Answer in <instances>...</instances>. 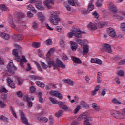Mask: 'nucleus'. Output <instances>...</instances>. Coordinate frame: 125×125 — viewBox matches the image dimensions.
I'll return each mask as SVG.
<instances>
[{
	"instance_id": "nucleus-39",
	"label": "nucleus",
	"mask_w": 125,
	"mask_h": 125,
	"mask_svg": "<svg viewBox=\"0 0 125 125\" xmlns=\"http://www.w3.org/2000/svg\"><path fill=\"white\" fill-rule=\"evenodd\" d=\"M49 99L50 100V101H51V102H52V103H53V104H58V101H57V100H56L55 99L50 97L49 98Z\"/></svg>"
},
{
	"instance_id": "nucleus-58",
	"label": "nucleus",
	"mask_w": 125,
	"mask_h": 125,
	"mask_svg": "<svg viewBox=\"0 0 125 125\" xmlns=\"http://www.w3.org/2000/svg\"><path fill=\"white\" fill-rule=\"evenodd\" d=\"M6 106V104L3 103L2 101L0 100V108H4Z\"/></svg>"
},
{
	"instance_id": "nucleus-62",
	"label": "nucleus",
	"mask_w": 125,
	"mask_h": 125,
	"mask_svg": "<svg viewBox=\"0 0 125 125\" xmlns=\"http://www.w3.org/2000/svg\"><path fill=\"white\" fill-rule=\"evenodd\" d=\"M0 65H4V60L3 58L0 56Z\"/></svg>"
},
{
	"instance_id": "nucleus-44",
	"label": "nucleus",
	"mask_w": 125,
	"mask_h": 125,
	"mask_svg": "<svg viewBox=\"0 0 125 125\" xmlns=\"http://www.w3.org/2000/svg\"><path fill=\"white\" fill-rule=\"evenodd\" d=\"M30 78L34 80H42V77H40L35 75H31Z\"/></svg>"
},
{
	"instance_id": "nucleus-45",
	"label": "nucleus",
	"mask_w": 125,
	"mask_h": 125,
	"mask_svg": "<svg viewBox=\"0 0 125 125\" xmlns=\"http://www.w3.org/2000/svg\"><path fill=\"white\" fill-rule=\"evenodd\" d=\"M34 63L35 65L37 66V69L40 71V72H42V67H41V65H40V63H38L37 62H34Z\"/></svg>"
},
{
	"instance_id": "nucleus-11",
	"label": "nucleus",
	"mask_w": 125,
	"mask_h": 125,
	"mask_svg": "<svg viewBox=\"0 0 125 125\" xmlns=\"http://www.w3.org/2000/svg\"><path fill=\"white\" fill-rule=\"evenodd\" d=\"M107 32L110 37L115 38L116 37V31L113 28L109 27L107 29Z\"/></svg>"
},
{
	"instance_id": "nucleus-10",
	"label": "nucleus",
	"mask_w": 125,
	"mask_h": 125,
	"mask_svg": "<svg viewBox=\"0 0 125 125\" xmlns=\"http://www.w3.org/2000/svg\"><path fill=\"white\" fill-rule=\"evenodd\" d=\"M58 104L59 106V108L61 109H62V110H64V111H67V110H69V111H71V109L68 108L67 106V105H65L64 103L62 102H58L57 103Z\"/></svg>"
},
{
	"instance_id": "nucleus-25",
	"label": "nucleus",
	"mask_w": 125,
	"mask_h": 125,
	"mask_svg": "<svg viewBox=\"0 0 125 125\" xmlns=\"http://www.w3.org/2000/svg\"><path fill=\"white\" fill-rule=\"evenodd\" d=\"M88 28L90 30H96L97 29V26H96V25H95L94 24L91 22L88 25Z\"/></svg>"
},
{
	"instance_id": "nucleus-16",
	"label": "nucleus",
	"mask_w": 125,
	"mask_h": 125,
	"mask_svg": "<svg viewBox=\"0 0 125 125\" xmlns=\"http://www.w3.org/2000/svg\"><path fill=\"white\" fill-rule=\"evenodd\" d=\"M53 0H45L44 3H45L48 9H50L51 8V5L53 4Z\"/></svg>"
},
{
	"instance_id": "nucleus-41",
	"label": "nucleus",
	"mask_w": 125,
	"mask_h": 125,
	"mask_svg": "<svg viewBox=\"0 0 125 125\" xmlns=\"http://www.w3.org/2000/svg\"><path fill=\"white\" fill-rule=\"evenodd\" d=\"M41 65L44 70H46L48 68V66H47V65L44 63L43 62H41Z\"/></svg>"
},
{
	"instance_id": "nucleus-53",
	"label": "nucleus",
	"mask_w": 125,
	"mask_h": 125,
	"mask_svg": "<svg viewBox=\"0 0 125 125\" xmlns=\"http://www.w3.org/2000/svg\"><path fill=\"white\" fill-rule=\"evenodd\" d=\"M23 101H27V102H29V101H31V98H29L28 96H24L23 97Z\"/></svg>"
},
{
	"instance_id": "nucleus-26",
	"label": "nucleus",
	"mask_w": 125,
	"mask_h": 125,
	"mask_svg": "<svg viewBox=\"0 0 125 125\" xmlns=\"http://www.w3.org/2000/svg\"><path fill=\"white\" fill-rule=\"evenodd\" d=\"M63 113H64V112L63 111V110H60L58 112H56L55 114V116L57 118H59V117H61V116H62V115H63Z\"/></svg>"
},
{
	"instance_id": "nucleus-51",
	"label": "nucleus",
	"mask_w": 125,
	"mask_h": 125,
	"mask_svg": "<svg viewBox=\"0 0 125 125\" xmlns=\"http://www.w3.org/2000/svg\"><path fill=\"white\" fill-rule=\"evenodd\" d=\"M0 92H5V93H7V92H8V91H7V90H6V89L5 88V87H4V86H2V87L0 88Z\"/></svg>"
},
{
	"instance_id": "nucleus-52",
	"label": "nucleus",
	"mask_w": 125,
	"mask_h": 125,
	"mask_svg": "<svg viewBox=\"0 0 125 125\" xmlns=\"http://www.w3.org/2000/svg\"><path fill=\"white\" fill-rule=\"evenodd\" d=\"M32 27L33 29H37V28H38V23H37V22L34 21L32 23Z\"/></svg>"
},
{
	"instance_id": "nucleus-20",
	"label": "nucleus",
	"mask_w": 125,
	"mask_h": 125,
	"mask_svg": "<svg viewBox=\"0 0 125 125\" xmlns=\"http://www.w3.org/2000/svg\"><path fill=\"white\" fill-rule=\"evenodd\" d=\"M47 64L48 65V67L51 68V67H54L55 68H54V70H55V63L54 61L50 59V60L48 61Z\"/></svg>"
},
{
	"instance_id": "nucleus-47",
	"label": "nucleus",
	"mask_w": 125,
	"mask_h": 125,
	"mask_svg": "<svg viewBox=\"0 0 125 125\" xmlns=\"http://www.w3.org/2000/svg\"><path fill=\"white\" fill-rule=\"evenodd\" d=\"M0 97L3 101H6L7 99V96L5 94H2Z\"/></svg>"
},
{
	"instance_id": "nucleus-8",
	"label": "nucleus",
	"mask_w": 125,
	"mask_h": 125,
	"mask_svg": "<svg viewBox=\"0 0 125 125\" xmlns=\"http://www.w3.org/2000/svg\"><path fill=\"white\" fill-rule=\"evenodd\" d=\"M20 117L21 119V123H23V124H24V125H29V122L28 121V119L26 116H25V114H24V112L22 111H20Z\"/></svg>"
},
{
	"instance_id": "nucleus-40",
	"label": "nucleus",
	"mask_w": 125,
	"mask_h": 125,
	"mask_svg": "<svg viewBox=\"0 0 125 125\" xmlns=\"http://www.w3.org/2000/svg\"><path fill=\"white\" fill-rule=\"evenodd\" d=\"M94 9V6H93V4H92V3H90L88 6V10L89 11H92Z\"/></svg>"
},
{
	"instance_id": "nucleus-22",
	"label": "nucleus",
	"mask_w": 125,
	"mask_h": 125,
	"mask_svg": "<svg viewBox=\"0 0 125 125\" xmlns=\"http://www.w3.org/2000/svg\"><path fill=\"white\" fill-rule=\"evenodd\" d=\"M63 82L68 85H71V86L74 85V81H72L71 79H65L63 80Z\"/></svg>"
},
{
	"instance_id": "nucleus-14",
	"label": "nucleus",
	"mask_w": 125,
	"mask_h": 125,
	"mask_svg": "<svg viewBox=\"0 0 125 125\" xmlns=\"http://www.w3.org/2000/svg\"><path fill=\"white\" fill-rule=\"evenodd\" d=\"M56 65L57 66V67L62 68V69H65V68H66L65 65L63 64V62L59 59H57L56 61Z\"/></svg>"
},
{
	"instance_id": "nucleus-31",
	"label": "nucleus",
	"mask_w": 125,
	"mask_h": 125,
	"mask_svg": "<svg viewBox=\"0 0 125 125\" xmlns=\"http://www.w3.org/2000/svg\"><path fill=\"white\" fill-rule=\"evenodd\" d=\"M118 112L116 110H111L110 111V115L114 117V118H115L116 119L117 118V115L118 114Z\"/></svg>"
},
{
	"instance_id": "nucleus-35",
	"label": "nucleus",
	"mask_w": 125,
	"mask_h": 125,
	"mask_svg": "<svg viewBox=\"0 0 125 125\" xmlns=\"http://www.w3.org/2000/svg\"><path fill=\"white\" fill-rule=\"evenodd\" d=\"M0 9L2 10V11H6L8 8L4 4H1L0 5Z\"/></svg>"
},
{
	"instance_id": "nucleus-5",
	"label": "nucleus",
	"mask_w": 125,
	"mask_h": 125,
	"mask_svg": "<svg viewBox=\"0 0 125 125\" xmlns=\"http://www.w3.org/2000/svg\"><path fill=\"white\" fill-rule=\"evenodd\" d=\"M82 120H85V121H91V117L88 115V113L86 112L81 114L78 118V121H82Z\"/></svg>"
},
{
	"instance_id": "nucleus-57",
	"label": "nucleus",
	"mask_w": 125,
	"mask_h": 125,
	"mask_svg": "<svg viewBox=\"0 0 125 125\" xmlns=\"http://www.w3.org/2000/svg\"><path fill=\"white\" fill-rule=\"evenodd\" d=\"M117 38L119 39H124V34L122 32H119L117 34Z\"/></svg>"
},
{
	"instance_id": "nucleus-37",
	"label": "nucleus",
	"mask_w": 125,
	"mask_h": 125,
	"mask_svg": "<svg viewBox=\"0 0 125 125\" xmlns=\"http://www.w3.org/2000/svg\"><path fill=\"white\" fill-rule=\"evenodd\" d=\"M16 80L18 82V85H21V84L23 83V80L21 79L20 77H17Z\"/></svg>"
},
{
	"instance_id": "nucleus-7",
	"label": "nucleus",
	"mask_w": 125,
	"mask_h": 125,
	"mask_svg": "<svg viewBox=\"0 0 125 125\" xmlns=\"http://www.w3.org/2000/svg\"><path fill=\"white\" fill-rule=\"evenodd\" d=\"M72 31L74 33V36L76 38H82V34L83 32H82L79 27L74 28Z\"/></svg>"
},
{
	"instance_id": "nucleus-29",
	"label": "nucleus",
	"mask_w": 125,
	"mask_h": 125,
	"mask_svg": "<svg viewBox=\"0 0 125 125\" xmlns=\"http://www.w3.org/2000/svg\"><path fill=\"white\" fill-rule=\"evenodd\" d=\"M81 104H82V105L83 106L84 108L85 109H88V108H89V106L84 101H81Z\"/></svg>"
},
{
	"instance_id": "nucleus-6",
	"label": "nucleus",
	"mask_w": 125,
	"mask_h": 125,
	"mask_svg": "<svg viewBox=\"0 0 125 125\" xmlns=\"http://www.w3.org/2000/svg\"><path fill=\"white\" fill-rule=\"evenodd\" d=\"M101 52H107V53H112V49L111 48V45L108 44H104L103 45L101 50Z\"/></svg>"
},
{
	"instance_id": "nucleus-34",
	"label": "nucleus",
	"mask_w": 125,
	"mask_h": 125,
	"mask_svg": "<svg viewBox=\"0 0 125 125\" xmlns=\"http://www.w3.org/2000/svg\"><path fill=\"white\" fill-rule=\"evenodd\" d=\"M10 111L11 112V114H12V115H13V117L14 118H15L16 119H17V116L16 115V113H15V111L12 106H10Z\"/></svg>"
},
{
	"instance_id": "nucleus-63",
	"label": "nucleus",
	"mask_w": 125,
	"mask_h": 125,
	"mask_svg": "<svg viewBox=\"0 0 125 125\" xmlns=\"http://www.w3.org/2000/svg\"><path fill=\"white\" fill-rule=\"evenodd\" d=\"M115 81L117 83V84H120L121 82H120V79L118 77H116L115 78Z\"/></svg>"
},
{
	"instance_id": "nucleus-4",
	"label": "nucleus",
	"mask_w": 125,
	"mask_h": 125,
	"mask_svg": "<svg viewBox=\"0 0 125 125\" xmlns=\"http://www.w3.org/2000/svg\"><path fill=\"white\" fill-rule=\"evenodd\" d=\"M18 49H15L13 50L12 54L14 56V60H18L20 59V57L18 55V52H21L22 51V48H21L19 45H17Z\"/></svg>"
},
{
	"instance_id": "nucleus-60",
	"label": "nucleus",
	"mask_w": 125,
	"mask_h": 125,
	"mask_svg": "<svg viewBox=\"0 0 125 125\" xmlns=\"http://www.w3.org/2000/svg\"><path fill=\"white\" fill-rule=\"evenodd\" d=\"M91 120H84V125H91V124H90V122Z\"/></svg>"
},
{
	"instance_id": "nucleus-15",
	"label": "nucleus",
	"mask_w": 125,
	"mask_h": 125,
	"mask_svg": "<svg viewBox=\"0 0 125 125\" xmlns=\"http://www.w3.org/2000/svg\"><path fill=\"white\" fill-rule=\"evenodd\" d=\"M37 17H38V19L41 22H43L44 20H45V16H44V15L42 12H39L37 13Z\"/></svg>"
},
{
	"instance_id": "nucleus-12",
	"label": "nucleus",
	"mask_w": 125,
	"mask_h": 125,
	"mask_svg": "<svg viewBox=\"0 0 125 125\" xmlns=\"http://www.w3.org/2000/svg\"><path fill=\"white\" fill-rule=\"evenodd\" d=\"M94 22L96 25H98V28H99L100 29L104 28V27H106V26H108V23L107 22L103 21H95Z\"/></svg>"
},
{
	"instance_id": "nucleus-3",
	"label": "nucleus",
	"mask_w": 125,
	"mask_h": 125,
	"mask_svg": "<svg viewBox=\"0 0 125 125\" xmlns=\"http://www.w3.org/2000/svg\"><path fill=\"white\" fill-rule=\"evenodd\" d=\"M7 69L8 73L12 74V75H14V71L17 70V68L14 66V64H13V62H12V61H11L7 64Z\"/></svg>"
},
{
	"instance_id": "nucleus-54",
	"label": "nucleus",
	"mask_w": 125,
	"mask_h": 125,
	"mask_svg": "<svg viewBox=\"0 0 125 125\" xmlns=\"http://www.w3.org/2000/svg\"><path fill=\"white\" fill-rule=\"evenodd\" d=\"M96 6L99 7L102 5V1L101 0H98L97 2H96Z\"/></svg>"
},
{
	"instance_id": "nucleus-24",
	"label": "nucleus",
	"mask_w": 125,
	"mask_h": 125,
	"mask_svg": "<svg viewBox=\"0 0 125 125\" xmlns=\"http://www.w3.org/2000/svg\"><path fill=\"white\" fill-rule=\"evenodd\" d=\"M27 9L28 10H30L31 11H32L34 12V13H37V11L36 10V9H35V7L33 6V5L30 4L27 6Z\"/></svg>"
},
{
	"instance_id": "nucleus-30",
	"label": "nucleus",
	"mask_w": 125,
	"mask_h": 125,
	"mask_svg": "<svg viewBox=\"0 0 125 125\" xmlns=\"http://www.w3.org/2000/svg\"><path fill=\"white\" fill-rule=\"evenodd\" d=\"M112 101L113 103L115 105H121V104H122V102H121L116 98L113 99Z\"/></svg>"
},
{
	"instance_id": "nucleus-33",
	"label": "nucleus",
	"mask_w": 125,
	"mask_h": 125,
	"mask_svg": "<svg viewBox=\"0 0 125 125\" xmlns=\"http://www.w3.org/2000/svg\"><path fill=\"white\" fill-rule=\"evenodd\" d=\"M75 41L79 44H82V43L83 42V41L82 40V38L81 37H77L75 38Z\"/></svg>"
},
{
	"instance_id": "nucleus-13",
	"label": "nucleus",
	"mask_w": 125,
	"mask_h": 125,
	"mask_svg": "<svg viewBox=\"0 0 125 125\" xmlns=\"http://www.w3.org/2000/svg\"><path fill=\"white\" fill-rule=\"evenodd\" d=\"M16 61L20 62L21 67L24 68V62H27V61L25 56H22V59H19V60H17Z\"/></svg>"
},
{
	"instance_id": "nucleus-48",
	"label": "nucleus",
	"mask_w": 125,
	"mask_h": 125,
	"mask_svg": "<svg viewBox=\"0 0 125 125\" xmlns=\"http://www.w3.org/2000/svg\"><path fill=\"white\" fill-rule=\"evenodd\" d=\"M45 43L46 45H51L52 44V41H51V39H49L45 41Z\"/></svg>"
},
{
	"instance_id": "nucleus-18",
	"label": "nucleus",
	"mask_w": 125,
	"mask_h": 125,
	"mask_svg": "<svg viewBox=\"0 0 125 125\" xmlns=\"http://www.w3.org/2000/svg\"><path fill=\"white\" fill-rule=\"evenodd\" d=\"M42 2H36L35 4V6L37 9H39V10H44V7L42 4Z\"/></svg>"
},
{
	"instance_id": "nucleus-59",
	"label": "nucleus",
	"mask_w": 125,
	"mask_h": 125,
	"mask_svg": "<svg viewBox=\"0 0 125 125\" xmlns=\"http://www.w3.org/2000/svg\"><path fill=\"white\" fill-rule=\"evenodd\" d=\"M113 60H115V61H118L121 59V57H120V56L116 55L113 57Z\"/></svg>"
},
{
	"instance_id": "nucleus-9",
	"label": "nucleus",
	"mask_w": 125,
	"mask_h": 125,
	"mask_svg": "<svg viewBox=\"0 0 125 125\" xmlns=\"http://www.w3.org/2000/svg\"><path fill=\"white\" fill-rule=\"evenodd\" d=\"M50 95H53L55 97H58L59 99H63V96L57 91H51L49 93Z\"/></svg>"
},
{
	"instance_id": "nucleus-43",
	"label": "nucleus",
	"mask_w": 125,
	"mask_h": 125,
	"mask_svg": "<svg viewBox=\"0 0 125 125\" xmlns=\"http://www.w3.org/2000/svg\"><path fill=\"white\" fill-rule=\"evenodd\" d=\"M32 46L34 48H39L41 46V44L40 43L34 42L32 43Z\"/></svg>"
},
{
	"instance_id": "nucleus-56",
	"label": "nucleus",
	"mask_w": 125,
	"mask_h": 125,
	"mask_svg": "<svg viewBox=\"0 0 125 125\" xmlns=\"http://www.w3.org/2000/svg\"><path fill=\"white\" fill-rule=\"evenodd\" d=\"M68 4L72 5V6H75V2L74 0H68Z\"/></svg>"
},
{
	"instance_id": "nucleus-2",
	"label": "nucleus",
	"mask_w": 125,
	"mask_h": 125,
	"mask_svg": "<svg viewBox=\"0 0 125 125\" xmlns=\"http://www.w3.org/2000/svg\"><path fill=\"white\" fill-rule=\"evenodd\" d=\"M108 7L110 9V10L113 12V15L114 17H115L117 18V20H123L124 19V18L123 17L119 15L117 13L118 12V9H117V7L114 5V3L113 2H110L108 3Z\"/></svg>"
},
{
	"instance_id": "nucleus-64",
	"label": "nucleus",
	"mask_w": 125,
	"mask_h": 125,
	"mask_svg": "<svg viewBox=\"0 0 125 125\" xmlns=\"http://www.w3.org/2000/svg\"><path fill=\"white\" fill-rule=\"evenodd\" d=\"M54 50H55V49L54 48H51V49H50V50L48 52L47 55H50V54H51V53H52V52H53V51H54Z\"/></svg>"
},
{
	"instance_id": "nucleus-1",
	"label": "nucleus",
	"mask_w": 125,
	"mask_h": 125,
	"mask_svg": "<svg viewBox=\"0 0 125 125\" xmlns=\"http://www.w3.org/2000/svg\"><path fill=\"white\" fill-rule=\"evenodd\" d=\"M50 14L49 17L50 23H51L52 25L57 26V25L59 24L60 21L61 20L60 18H59V16L56 12H51Z\"/></svg>"
},
{
	"instance_id": "nucleus-38",
	"label": "nucleus",
	"mask_w": 125,
	"mask_h": 125,
	"mask_svg": "<svg viewBox=\"0 0 125 125\" xmlns=\"http://www.w3.org/2000/svg\"><path fill=\"white\" fill-rule=\"evenodd\" d=\"M89 48H88V45H85L83 47V53H87L89 51Z\"/></svg>"
},
{
	"instance_id": "nucleus-23",
	"label": "nucleus",
	"mask_w": 125,
	"mask_h": 125,
	"mask_svg": "<svg viewBox=\"0 0 125 125\" xmlns=\"http://www.w3.org/2000/svg\"><path fill=\"white\" fill-rule=\"evenodd\" d=\"M72 60L73 62H74V63H76L77 64H82V61H81V59L76 57H73Z\"/></svg>"
},
{
	"instance_id": "nucleus-55",
	"label": "nucleus",
	"mask_w": 125,
	"mask_h": 125,
	"mask_svg": "<svg viewBox=\"0 0 125 125\" xmlns=\"http://www.w3.org/2000/svg\"><path fill=\"white\" fill-rule=\"evenodd\" d=\"M80 109H81V106L77 105L76 108L74 110V114H78L79 111H80Z\"/></svg>"
},
{
	"instance_id": "nucleus-28",
	"label": "nucleus",
	"mask_w": 125,
	"mask_h": 125,
	"mask_svg": "<svg viewBox=\"0 0 125 125\" xmlns=\"http://www.w3.org/2000/svg\"><path fill=\"white\" fill-rule=\"evenodd\" d=\"M35 83L36 84L40 87L43 88V87L45 86L44 83H43L42 82H41V81H36Z\"/></svg>"
},
{
	"instance_id": "nucleus-42",
	"label": "nucleus",
	"mask_w": 125,
	"mask_h": 125,
	"mask_svg": "<svg viewBox=\"0 0 125 125\" xmlns=\"http://www.w3.org/2000/svg\"><path fill=\"white\" fill-rule=\"evenodd\" d=\"M0 120L1 121H3V122H6V123H7V122H8V118L4 117L3 115L0 116Z\"/></svg>"
},
{
	"instance_id": "nucleus-49",
	"label": "nucleus",
	"mask_w": 125,
	"mask_h": 125,
	"mask_svg": "<svg viewBox=\"0 0 125 125\" xmlns=\"http://www.w3.org/2000/svg\"><path fill=\"white\" fill-rule=\"evenodd\" d=\"M16 94L18 97H20V98H22V97H23V93H22V91H18L16 92Z\"/></svg>"
},
{
	"instance_id": "nucleus-50",
	"label": "nucleus",
	"mask_w": 125,
	"mask_h": 125,
	"mask_svg": "<svg viewBox=\"0 0 125 125\" xmlns=\"http://www.w3.org/2000/svg\"><path fill=\"white\" fill-rule=\"evenodd\" d=\"M118 76H119V77H123L125 75V73H124V71L123 70H120L117 72Z\"/></svg>"
},
{
	"instance_id": "nucleus-32",
	"label": "nucleus",
	"mask_w": 125,
	"mask_h": 125,
	"mask_svg": "<svg viewBox=\"0 0 125 125\" xmlns=\"http://www.w3.org/2000/svg\"><path fill=\"white\" fill-rule=\"evenodd\" d=\"M42 92H39L38 93V98H39V102H40V103H43V98H42Z\"/></svg>"
},
{
	"instance_id": "nucleus-61",
	"label": "nucleus",
	"mask_w": 125,
	"mask_h": 125,
	"mask_svg": "<svg viewBox=\"0 0 125 125\" xmlns=\"http://www.w3.org/2000/svg\"><path fill=\"white\" fill-rule=\"evenodd\" d=\"M118 65H125V59L121 60L120 62H118Z\"/></svg>"
},
{
	"instance_id": "nucleus-17",
	"label": "nucleus",
	"mask_w": 125,
	"mask_h": 125,
	"mask_svg": "<svg viewBox=\"0 0 125 125\" xmlns=\"http://www.w3.org/2000/svg\"><path fill=\"white\" fill-rule=\"evenodd\" d=\"M70 47L72 51H76V50H77V48H78V44H77L76 42L70 41Z\"/></svg>"
},
{
	"instance_id": "nucleus-46",
	"label": "nucleus",
	"mask_w": 125,
	"mask_h": 125,
	"mask_svg": "<svg viewBox=\"0 0 125 125\" xmlns=\"http://www.w3.org/2000/svg\"><path fill=\"white\" fill-rule=\"evenodd\" d=\"M24 39V37H23V35L21 34H18L17 35V41H22V40Z\"/></svg>"
},
{
	"instance_id": "nucleus-21",
	"label": "nucleus",
	"mask_w": 125,
	"mask_h": 125,
	"mask_svg": "<svg viewBox=\"0 0 125 125\" xmlns=\"http://www.w3.org/2000/svg\"><path fill=\"white\" fill-rule=\"evenodd\" d=\"M38 122H43V123H47L48 121V119L45 117H39L37 118Z\"/></svg>"
},
{
	"instance_id": "nucleus-36",
	"label": "nucleus",
	"mask_w": 125,
	"mask_h": 125,
	"mask_svg": "<svg viewBox=\"0 0 125 125\" xmlns=\"http://www.w3.org/2000/svg\"><path fill=\"white\" fill-rule=\"evenodd\" d=\"M120 29L122 32L125 35V22L121 23Z\"/></svg>"
},
{
	"instance_id": "nucleus-19",
	"label": "nucleus",
	"mask_w": 125,
	"mask_h": 125,
	"mask_svg": "<svg viewBox=\"0 0 125 125\" xmlns=\"http://www.w3.org/2000/svg\"><path fill=\"white\" fill-rule=\"evenodd\" d=\"M0 36L2 39H4V40H9L10 39V36H9L8 34L4 32L0 33Z\"/></svg>"
},
{
	"instance_id": "nucleus-27",
	"label": "nucleus",
	"mask_w": 125,
	"mask_h": 125,
	"mask_svg": "<svg viewBox=\"0 0 125 125\" xmlns=\"http://www.w3.org/2000/svg\"><path fill=\"white\" fill-rule=\"evenodd\" d=\"M124 118L125 116H124L123 113H122V112H120V111H118L116 119H124Z\"/></svg>"
}]
</instances>
